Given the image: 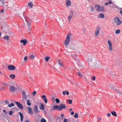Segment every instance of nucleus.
Segmentation results:
<instances>
[{"mask_svg":"<svg viewBox=\"0 0 122 122\" xmlns=\"http://www.w3.org/2000/svg\"><path fill=\"white\" fill-rule=\"evenodd\" d=\"M24 18L25 20V21L27 23V25L28 26V30L30 31V25L31 23L30 22H29L27 20L28 18L27 17L25 16V17Z\"/></svg>","mask_w":122,"mask_h":122,"instance_id":"nucleus-7","label":"nucleus"},{"mask_svg":"<svg viewBox=\"0 0 122 122\" xmlns=\"http://www.w3.org/2000/svg\"><path fill=\"white\" fill-rule=\"evenodd\" d=\"M73 12L71 11V12L69 14V16L68 17V20L70 22L71 21V19L72 18L73 16Z\"/></svg>","mask_w":122,"mask_h":122,"instance_id":"nucleus-10","label":"nucleus"},{"mask_svg":"<svg viewBox=\"0 0 122 122\" xmlns=\"http://www.w3.org/2000/svg\"><path fill=\"white\" fill-rule=\"evenodd\" d=\"M25 122H29L28 120H26Z\"/></svg>","mask_w":122,"mask_h":122,"instance_id":"nucleus-58","label":"nucleus"},{"mask_svg":"<svg viewBox=\"0 0 122 122\" xmlns=\"http://www.w3.org/2000/svg\"><path fill=\"white\" fill-rule=\"evenodd\" d=\"M25 91H23L22 93V94L23 96L22 98L23 100H24V98H25V100H26L28 98V97L25 94Z\"/></svg>","mask_w":122,"mask_h":122,"instance_id":"nucleus-8","label":"nucleus"},{"mask_svg":"<svg viewBox=\"0 0 122 122\" xmlns=\"http://www.w3.org/2000/svg\"><path fill=\"white\" fill-rule=\"evenodd\" d=\"M56 102L57 103H59L60 102V101L59 99L57 98H56Z\"/></svg>","mask_w":122,"mask_h":122,"instance_id":"nucleus-35","label":"nucleus"},{"mask_svg":"<svg viewBox=\"0 0 122 122\" xmlns=\"http://www.w3.org/2000/svg\"><path fill=\"white\" fill-rule=\"evenodd\" d=\"M94 56L93 55H92L90 57H87L86 58L87 60L89 61H90L94 59Z\"/></svg>","mask_w":122,"mask_h":122,"instance_id":"nucleus-13","label":"nucleus"},{"mask_svg":"<svg viewBox=\"0 0 122 122\" xmlns=\"http://www.w3.org/2000/svg\"><path fill=\"white\" fill-rule=\"evenodd\" d=\"M59 105L54 106L53 107V110H60L59 109Z\"/></svg>","mask_w":122,"mask_h":122,"instance_id":"nucleus-17","label":"nucleus"},{"mask_svg":"<svg viewBox=\"0 0 122 122\" xmlns=\"http://www.w3.org/2000/svg\"><path fill=\"white\" fill-rule=\"evenodd\" d=\"M3 111L4 113L5 114H6V111L5 110H3Z\"/></svg>","mask_w":122,"mask_h":122,"instance_id":"nucleus-51","label":"nucleus"},{"mask_svg":"<svg viewBox=\"0 0 122 122\" xmlns=\"http://www.w3.org/2000/svg\"><path fill=\"white\" fill-rule=\"evenodd\" d=\"M114 86H110V87L111 88V89H112L113 90H114L115 91H117L118 92V91L117 89H115L114 88Z\"/></svg>","mask_w":122,"mask_h":122,"instance_id":"nucleus-27","label":"nucleus"},{"mask_svg":"<svg viewBox=\"0 0 122 122\" xmlns=\"http://www.w3.org/2000/svg\"><path fill=\"white\" fill-rule=\"evenodd\" d=\"M41 122H46V121L45 119L43 118L41 119Z\"/></svg>","mask_w":122,"mask_h":122,"instance_id":"nucleus-36","label":"nucleus"},{"mask_svg":"<svg viewBox=\"0 0 122 122\" xmlns=\"http://www.w3.org/2000/svg\"><path fill=\"white\" fill-rule=\"evenodd\" d=\"M50 59V57H46L45 59L46 61V62L48 61H49V60Z\"/></svg>","mask_w":122,"mask_h":122,"instance_id":"nucleus-30","label":"nucleus"},{"mask_svg":"<svg viewBox=\"0 0 122 122\" xmlns=\"http://www.w3.org/2000/svg\"><path fill=\"white\" fill-rule=\"evenodd\" d=\"M120 13L122 15V10H121L120 11Z\"/></svg>","mask_w":122,"mask_h":122,"instance_id":"nucleus-57","label":"nucleus"},{"mask_svg":"<svg viewBox=\"0 0 122 122\" xmlns=\"http://www.w3.org/2000/svg\"><path fill=\"white\" fill-rule=\"evenodd\" d=\"M71 3L70 0H66V6L67 7H68L71 5Z\"/></svg>","mask_w":122,"mask_h":122,"instance_id":"nucleus-15","label":"nucleus"},{"mask_svg":"<svg viewBox=\"0 0 122 122\" xmlns=\"http://www.w3.org/2000/svg\"><path fill=\"white\" fill-rule=\"evenodd\" d=\"M10 90L11 92H14L15 90V87L13 86H11L10 88Z\"/></svg>","mask_w":122,"mask_h":122,"instance_id":"nucleus-18","label":"nucleus"},{"mask_svg":"<svg viewBox=\"0 0 122 122\" xmlns=\"http://www.w3.org/2000/svg\"><path fill=\"white\" fill-rule=\"evenodd\" d=\"M28 96H29V97H30V95H28Z\"/></svg>","mask_w":122,"mask_h":122,"instance_id":"nucleus-62","label":"nucleus"},{"mask_svg":"<svg viewBox=\"0 0 122 122\" xmlns=\"http://www.w3.org/2000/svg\"><path fill=\"white\" fill-rule=\"evenodd\" d=\"M100 29L99 26H98L95 30V37H97L98 36L99 34V31Z\"/></svg>","mask_w":122,"mask_h":122,"instance_id":"nucleus-6","label":"nucleus"},{"mask_svg":"<svg viewBox=\"0 0 122 122\" xmlns=\"http://www.w3.org/2000/svg\"><path fill=\"white\" fill-rule=\"evenodd\" d=\"M112 3V2L111 0H110L108 2V3H105V5H107L108 4H111Z\"/></svg>","mask_w":122,"mask_h":122,"instance_id":"nucleus-33","label":"nucleus"},{"mask_svg":"<svg viewBox=\"0 0 122 122\" xmlns=\"http://www.w3.org/2000/svg\"><path fill=\"white\" fill-rule=\"evenodd\" d=\"M28 59V57L27 56H25V57H24V61H26V60H27Z\"/></svg>","mask_w":122,"mask_h":122,"instance_id":"nucleus-44","label":"nucleus"},{"mask_svg":"<svg viewBox=\"0 0 122 122\" xmlns=\"http://www.w3.org/2000/svg\"><path fill=\"white\" fill-rule=\"evenodd\" d=\"M13 113H14L13 111H10V112H9V114L10 115H11Z\"/></svg>","mask_w":122,"mask_h":122,"instance_id":"nucleus-40","label":"nucleus"},{"mask_svg":"<svg viewBox=\"0 0 122 122\" xmlns=\"http://www.w3.org/2000/svg\"><path fill=\"white\" fill-rule=\"evenodd\" d=\"M98 120L99 121H100L101 120V117H98Z\"/></svg>","mask_w":122,"mask_h":122,"instance_id":"nucleus-50","label":"nucleus"},{"mask_svg":"<svg viewBox=\"0 0 122 122\" xmlns=\"http://www.w3.org/2000/svg\"><path fill=\"white\" fill-rule=\"evenodd\" d=\"M41 97L43 99V100L46 103H47V99L46 98V96L45 95L42 96H41Z\"/></svg>","mask_w":122,"mask_h":122,"instance_id":"nucleus-16","label":"nucleus"},{"mask_svg":"<svg viewBox=\"0 0 122 122\" xmlns=\"http://www.w3.org/2000/svg\"><path fill=\"white\" fill-rule=\"evenodd\" d=\"M19 114L20 115L21 117V122H22L23 121V115L20 112H19Z\"/></svg>","mask_w":122,"mask_h":122,"instance_id":"nucleus-21","label":"nucleus"},{"mask_svg":"<svg viewBox=\"0 0 122 122\" xmlns=\"http://www.w3.org/2000/svg\"><path fill=\"white\" fill-rule=\"evenodd\" d=\"M64 114H63V113H62L61 114V117H64Z\"/></svg>","mask_w":122,"mask_h":122,"instance_id":"nucleus-52","label":"nucleus"},{"mask_svg":"<svg viewBox=\"0 0 122 122\" xmlns=\"http://www.w3.org/2000/svg\"><path fill=\"white\" fill-rule=\"evenodd\" d=\"M111 113L112 114L113 116L116 117L117 116V115L116 114V113L115 111H111Z\"/></svg>","mask_w":122,"mask_h":122,"instance_id":"nucleus-24","label":"nucleus"},{"mask_svg":"<svg viewBox=\"0 0 122 122\" xmlns=\"http://www.w3.org/2000/svg\"><path fill=\"white\" fill-rule=\"evenodd\" d=\"M120 30H116L115 33L116 34H118L120 33Z\"/></svg>","mask_w":122,"mask_h":122,"instance_id":"nucleus-31","label":"nucleus"},{"mask_svg":"<svg viewBox=\"0 0 122 122\" xmlns=\"http://www.w3.org/2000/svg\"><path fill=\"white\" fill-rule=\"evenodd\" d=\"M41 106L40 107V109L41 110H44L45 109V106L43 104L40 103Z\"/></svg>","mask_w":122,"mask_h":122,"instance_id":"nucleus-19","label":"nucleus"},{"mask_svg":"<svg viewBox=\"0 0 122 122\" xmlns=\"http://www.w3.org/2000/svg\"><path fill=\"white\" fill-rule=\"evenodd\" d=\"M66 107V105L64 103H60L59 106V109L60 111L62 110L63 109H64Z\"/></svg>","mask_w":122,"mask_h":122,"instance_id":"nucleus-5","label":"nucleus"},{"mask_svg":"<svg viewBox=\"0 0 122 122\" xmlns=\"http://www.w3.org/2000/svg\"><path fill=\"white\" fill-rule=\"evenodd\" d=\"M91 10H92V11H93L94 10V9L93 7L92 6L91 7Z\"/></svg>","mask_w":122,"mask_h":122,"instance_id":"nucleus-46","label":"nucleus"},{"mask_svg":"<svg viewBox=\"0 0 122 122\" xmlns=\"http://www.w3.org/2000/svg\"><path fill=\"white\" fill-rule=\"evenodd\" d=\"M21 43H23L24 45H25L27 42V40L26 39L22 40L20 41Z\"/></svg>","mask_w":122,"mask_h":122,"instance_id":"nucleus-14","label":"nucleus"},{"mask_svg":"<svg viewBox=\"0 0 122 122\" xmlns=\"http://www.w3.org/2000/svg\"><path fill=\"white\" fill-rule=\"evenodd\" d=\"M78 113H75V115H74V117L75 118H77L78 117Z\"/></svg>","mask_w":122,"mask_h":122,"instance_id":"nucleus-37","label":"nucleus"},{"mask_svg":"<svg viewBox=\"0 0 122 122\" xmlns=\"http://www.w3.org/2000/svg\"><path fill=\"white\" fill-rule=\"evenodd\" d=\"M5 102L6 104H8V105L9 104V102L8 101H6Z\"/></svg>","mask_w":122,"mask_h":122,"instance_id":"nucleus-47","label":"nucleus"},{"mask_svg":"<svg viewBox=\"0 0 122 122\" xmlns=\"http://www.w3.org/2000/svg\"><path fill=\"white\" fill-rule=\"evenodd\" d=\"M98 17L99 18H103L104 17V15L101 13H100L98 16Z\"/></svg>","mask_w":122,"mask_h":122,"instance_id":"nucleus-23","label":"nucleus"},{"mask_svg":"<svg viewBox=\"0 0 122 122\" xmlns=\"http://www.w3.org/2000/svg\"><path fill=\"white\" fill-rule=\"evenodd\" d=\"M5 86H3L1 87L0 88V90H4L5 89Z\"/></svg>","mask_w":122,"mask_h":122,"instance_id":"nucleus-34","label":"nucleus"},{"mask_svg":"<svg viewBox=\"0 0 122 122\" xmlns=\"http://www.w3.org/2000/svg\"><path fill=\"white\" fill-rule=\"evenodd\" d=\"M34 109L35 113H37L40 112V111L38 110L37 106L36 105L34 107Z\"/></svg>","mask_w":122,"mask_h":122,"instance_id":"nucleus-12","label":"nucleus"},{"mask_svg":"<svg viewBox=\"0 0 122 122\" xmlns=\"http://www.w3.org/2000/svg\"><path fill=\"white\" fill-rule=\"evenodd\" d=\"M67 102L69 103L70 104H71L72 102V101L71 100L69 99L67 101Z\"/></svg>","mask_w":122,"mask_h":122,"instance_id":"nucleus-38","label":"nucleus"},{"mask_svg":"<svg viewBox=\"0 0 122 122\" xmlns=\"http://www.w3.org/2000/svg\"><path fill=\"white\" fill-rule=\"evenodd\" d=\"M96 77L95 76H93L91 78V79L92 80L95 81V80Z\"/></svg>","mask_w":122,"mask_h":122,"instance_id":"nucleus-39","label":"nucleus"},{"mask_svg":"<svg viewBox=\"0 0 122 122\" xmlns=\"http://www.w3.org/2000/svg\"><path fill=\"white\" fill-rule=\"evenodd\" d=\"M72 110V109L71 108L70 109V111H71Z\"/></svg>","mask_w":122,"mask_h":122,"instance_id":"nucleus-59","label":"nucleus"},{"mask_svg":"<svg viewBox=\"0 0 122 122\" xmlns=\"http://www.w3.org/2000/svg\"><path fill=\"white\" fill-rule=\"evenodd\" d=\"M4 11L3 10V9L1 10L0 11V12L2 13L3 12H4Z\"/></svg>","mask_w":122,"mask_h":122,"instance_id":"nucleus-55","label":"nucleus"},{"mask_svg":"<svg viewBox=\"0 0 122 122\" xmlns=\"http://www.w3.org/2000/svg\"><path fill=\"white\" fill-rule=\"evenodd\" d=\"M66 95H68L69 94V92H66Z\"/></svg>","mask_w":122,"mask_h":122,"instance_id":"nucleus-56","label":"nucleus"},{"mask_svg":"<svg viewBox=\"0 0 122 122\" xmlns=\"http://www.w3.org/2000/svg\"><path fill=\"white\" fill-rule=\"evenodd\" d=\"M1 0H0V2L1 1Z\"/></svg>","mask_w":122,"mask_h":122,"instance_id":"nucleus-61","label":"nucleus"},{"mask_svg":"<svg viewBox=\"0 0 122 122\" xmlns=\"http://www.w3.org/2000/svg\"><path fill=\"white\" fill-rule=\"evenodd\" d=\"M58 64H59V65L60 66H62V63L61 62V61L60 60H58Z\"/></svg>","mask_w":122,"mask_h":122,"instance_id":"nucleus-41","label":"nucleus"},{"mask_svg":"<svg viewBox=\"0 0 122 122\" xmlns=\"http://www.w3.org/2000/svg\"><path fill=\"white\" fill-rule=\"evenodd\" d=\"M15 103L16 104L17 106L20 109H22L23 108V107L22 105L19 102H15Z\"/></svg>","mask_w":122,"mask_h":122,"instance_id":"nucleus-11","label":"nucleus"},{"mask_svg":"<svg viewBox=\"0 0 122 122\" xmlns=\"http://www.w3.org/2000/svg\"><path fill=\"white\" fill-rule=\"evenodd\" d=\"M65 47H66V48L67 47L66 46H65Z\"/></svg>","mask_w":122,"mask_h":122,"instance_id":"nucleus-64","label":"nucleus"},{"mask_svg":"<svg viewBox=\"0 0 122 122\" xmlns=\"http://www.w3.org/2000/svg\"><path fill=\"white\" fill-rule=\"evenodd\" d=\"M3 38L6 41H8L9 40V36L7 35H5L3 37Z\"/></svg>","mask_w":122,"mask_h":122,"instance_id":"nucleus-22","label":"nucleus"},{"mask_svg":"<svg viewBox=\"0 0 122 122\" xmlns=\"http://www.w3.org/2000/svg\"><path fill=\"white\" fill-rule=\"evenodd\" d=\"M1 35V32H0V36Z\"/></svg>","mask_w":122,"mask_h":122,"instance_id":"nucleus-60","label":"nucleus"},{"mask_svg":"<svg viewBox=\"0 0 122 122\" xmlns=\"http://www.w3.org/2000/svg\"><path fill=\"white\" fill-rule=\"evenodd\" d=\"M71 36V34L70 32H69L67 36L66 39L64 42V44L66 46H67L69 44L70 41V37Z\"/></svg>","mask_w":122,"mask_h":122,"instance_id":"nucleus-1","label":"nucleus"},{"mask_svg":"<svg viewBox=\"0 0 122 122\" xmlns=\"http://www.w3.org/2000/svg\"><path fill=\"white\" fill-rule=\"evenodd\" d=\"M66 92V90H65L64 91L62 92V93L63 94V95H65Z\"/></svg>","mask_w":122,"mask_h":122,"instance_id":"nucleus-45","label":"nucleus"},{"mask_svg":"<svg viewBox=\"0 0 122 122\" xmlns=\"http://www.w3.org/2000/svg\"><path fill=\"white\" fill-rule=\"evenodd\" d=\"M107 48H108L109 51L111 52L112 49V45L111 41L109 40L107 41Z\"/></svg>","mask_w":122,"mask_h":122,"instance_id":"nucleus-4","label":"nucleus"},{"mask_svg":"<svg viewBox=\"0 0 122 122\" xmlns=\"http://www.w3.org/2000/svg\"><path fill=\"white\" fill-rule=\"evenodd\" d=\"M70 113L71 114V115H73L74 114V112H70Z\"/></svg>","mask_w":122,"mask_h":122,"instance_id":"nucleus-53","label":"nucleus"},{"mask_svg":"<svg viewBox=\"0 0 122 122\" xmlns=\"http://www.w3.org/2000/svg\"><path fill=\"white\" fill-rule=\"evenodd\" d=\"M36 91H34L32 93V95L33 96H34L36 94Z\"/></svg>","mask_w":122,"mask_h":122,"instance_id":"nucleus-42","label":"nucleus"},{"mask_svg":"<svg viewBox=\"0 0 122 122\" xmlns=\"http://www.w3.org/2000/svg\"><path fill=\"white\" fill-rule=\"evenodd\" d=\"M14 105L13 103H12L11 104H9L8 107H12L14 106Z\"/></svg>","mask_w":122,"mask_h":122,"instance_id":"nucleus-32","label":"nucleus"},{"mask_svg":"<svg viewBox=\"0 0 122 122\" xmlns=\"http://www.w3.org/2000/svg\"><path fill=\"white\" fill-rule=\"evenodd\" d=\"M94 6L98 11H102L104 10V8L102 6H100L98 5H95Z\"/></svg>","mask_w":122,"mask_h":122,"instance_id":"nucleus-3","label":"nucleus"},{"mask_svg":"<svg viewBox=\"0 0 122 122\" xmlns=\"http://www.w3.org/2000/svg\"><path fill=\"white\" fill-rule=\"evenodd\" d=\"M111 115V114L110 113H108L107 114V116L108 117H110Z\"/></svg>","mask_w":122,"mask_h":122,"instance_id":"nucleus-48","label":"nucleus"},{"mask_svg":"<svg viewBox=\"0 0 122 122\" xmlns=\"http://www.w3.org/2000/svg\"><path fill=\"white\" fill-rule=\"evenodd\" d=\"M114 22L117 25H120L122 23V21L119 19L118 17H116L114 19Z\"/></svg>","mask_w":122,"mask_h":122,"instance_id":"nucleus-2","label":"nucleus"},{"mask_svg":"<svg viewBox=\"0 0 122 122\" xmlns=\"http://www.w3.org/2000/svg\"><path fill=\"white\" fill-rule=\"evenodd\" d=\"M30 100L29 99L27 100V105L29 106H30L31 105V103L30 102Z\"/></svg>","mask_w":122,"mask_h":122,"instance_id":"nucleus-25","label":"nucleus"},{"mask_svg":"<svg viewBox=\"0 0 122 122\" xmlns=\"http://www.w3.org/2000/svg\"><path fill=\"white\" fill-rule=\"evenodd\" d=\"M78 75L80 76H82V74L80 72H79L78 73Z\"/></svg>","mask_w":122,"mask_h":122,"instance_id":"nucleus-49","label":"nucleus"},{"mask_svg":"<svg viewBox=\"0 0 122 122\" xmlns=\"http://www.w3.org/2000/svg\"><path fill=\"white\" fill-rule=\"evenodd\" d=\"M64 122H67V120L66 119H64Z\"/></svg>","mask_w":122,"mask_h":122,"instance_id":"nucleus-54","label":"nucleus"},{"mask_svg":"<svg viewBox=\"0 0 122 122\" xmlns=\"http://www.w3.org/2000/svg\"><path fill=\"white\" fill-rule=\"evenodd\" d=\"M1 1L2 2V5L3 6L5 5V1L4 0H1Z\"/></svg>","mask_w":122,"mask_h":122,"instance_id":"nucleus-43","label":"nucleus"},{"mask_svg":"<svg viewBox=\"0 0 122 122\" xmlns=\"http://www.w3.org/2000/svg\"><path fill=\"white\" fill-rule=\"evenodd\" d=\"M1 72L0 71V74L1 73Z\"/></svg>","mask_w":122,"mask_h":122,"instance_id":"nucleus-63","label":"nucleus"},{"mask_svg":"<svg viewBox=\"0 0 122 122\" xmlns=\"http://www.w3.org/2000/svg\"><path fill=\"white\" fill-rule=\"evenodd\" d=\"M8 68V69L10 70H13L15 69V67L13 65H10L9 66Z\"/></svg>","mask_w":122,"mask_h":122,"instance_id":"nucleus-9","label":"nucleus"},{"mask_svg":"<svg viewBox=\"0 0 122 122\" xmlns=\"http://www.w3.org/2000/svg\"><path fill=\"white\" fill-rule=\"evenodd\" d=\"M15 75L14 74H11L10 76V78H12L13 79H14L15 77Z\"/></svg>","mask_w":122,"mask_h":122,"instance_id":"nucleus-26","label":"nucleus"},{"mask_svg":"<svg viewBox=\"0 0 122 122\" xmlns=\"http://www.w3.org/2000/svg\"><path fill=\"white\" fill-rule=\"evenodd\" d=\"M27 109L29 111V113L32 114H33V112L32 109L30 107H28Z\"/></svg>","mask_w":122,"mask_h":122,"instance_id":"nucleus-20","label":"nucleus"},{"mask_svg":"<svg viewBox=\"0 0 122 122\" xmlns=\"http://www.w3.org/2000/svg\"><path fill=\"white\" fill-rule=\"evenodd\" d=\"M30 59L32 60L35 58V56L33 55H31L30 56Z\"/></svg>","mask_w":122,"mask_h":122,"instance_id":"nucleus-29","label":"nucleus"},{"mask_svg":"<svg viewBox=\"0 0 122 122\" xmlns=\"http://www.w3.org/2000/svg\"><path fill=\"white\" fill-rule=\"evenodd\" d=\"M28 5L31 8H32L33 6V4L31 2L29 3L28 4Z\"/></svg>","mask_w":122,"mask_h":122,"instance_id":"nucleus-28","label":"nucleus"}]
</instances>
